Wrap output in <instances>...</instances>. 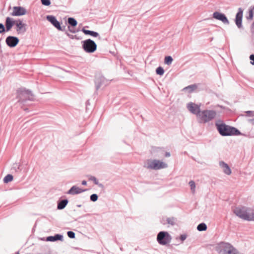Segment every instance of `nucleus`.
<instances>
[{
    "mask_svg": "<svg viewBox=\"0 0 254 254\" xmlns=\"http://www.w3.org/2000/svg\"><path fill=\"white\" fill-rule=\"evenodd\" d=\"M215 126L220 134L223 136L242 134L239 129L235 127L227 125L221 121L216 122Z\"/></svg>",
    "mask_w": 254,
    "mask_h": 254,
    "instance_id": "1",
    "label": "nucleus"
},
{
    "mask_svg": "<svg viewBox=\"0 0 254 254\" xmlns=\"http://www.w3.org/2000/svg\"><path fill=\"white\" fill-rule=\"evenodd\" d=\"M234 213L243 220L254 221V209L246 207H236Z\"/></svg>",
    "mask_w": 254,
    "mask_h": 254,
    "instance_id": "2",
    "label": "nucleus"
},
{
    "mask_svg": "<svg viewBox=\"0 0 254 254\" xmlns=\"http://www.w3.org/2000/svg\"><path fill=\"white\" fill-rule=\"evenodd\" d=\"M168 167L167 164L157 159H148L144 164V167L148 169L154 170L164 169Z\"/></svg>",
    "mask_w": 254,
    "mask_h": 254,
    "instance_id": "3",
    "label": "nucleus"
},
{
    "mask_svg": "<svg viewBox=\"0 0 254 254\" xmlns=\"http://www.w3.org/2000/svg\"><path fill=\"white\" fill-rule=\"evenodd\" d=\"M17 97L18 101L23 102L26 100L33 101L34 95L30 90H27L25 88H19L17 90Z\"/></svg>",
    "mask_w": 254,
    "mask_h": 254,
    "instance_id": "4",
    "label": "nucleus"
},
{
    "mask_svg": "<svg viewBox=\"0 0 254 254\" xmlns=\"http://www.w3.org/2000/svg\"><path fill=\"white\" fill-rule=\"evenodd\" d=\"M216 116V112L214 110H205L202 111L199 115L202 122L206 123L213 119Z\"/></svg>",
    "mask_w": 254,
    "mask_h": 254,
    "instance_id": "5",
    "label": "nucleus"
},
{
    "mask_svg": "<svg viewBox=\"0 0 254 254\" xmlns=\"http://www.w3.org/2000/svg\"><path fill=\"white\" fill-rule=\"evenodd\" d=\"M172 240V237L166 231H160L157 236V241L158 243L161 245H166L170 243Z\"/></svg>",
    "mask_w": 254,
    "mask_h": 254,
    "instance_id": "6",
    "label": "nucleus"
},
{
    "mask_svg": "<svg viewBox=\"0 0 254 254\" xmlns=\"http://www.w3.org/2000/svg\"><path fill=\"white\" fill-rule=\"evenodd\" d=\"M83 50L88 53H92L97 49V45L94 41L90 39L82 41Z\"/></svg>",
    "mask_w": 254,
    "mask_h": 254,
    "instance_id": "7",
    "label": "nucleus"
},
{
    "mask_svg": "<svg viewBox=\"0 0 254 254\" xmlns=\"http://www.w3.org/2000/svg\"><path fill=\"white\" fill-rule=\"evenodd\" d=\"M231 245L229 243L221 242L216 245L215 250L219 254H225Z\"/></svg>",
    "mask_w": 254,
    "mask_h": 254,
    "instance_id": "8",
    "label": "nucleus"
},
{
    "mask_svg": "<svg viewBox=\"0 0 254 254\" xmlns=\"http://www.w3.org/2000/svg\"><path fill=\"white\" fill-rule=\"evenodd\" d=\"M243 15V9L242 8L240 7L238 8V11L236 13L235 18V24L238 27V28L239 29L243 28L242 25Z\"/></svg>",
    "mask_w": 254,
    "mask_h": 254,
    "instance_id": "9",
    "label": "nucleus"
},
{
    "mask_svg": "<svg viewBox=\"0 0 254 254\" xmlns=\"http://www.w3.org/2000/svg\"><path fill=\"white\" fill-rule=\"evenodd\" d=\"M46 18L52 25L60 31H64L65 26H64V28L61 27L60 23L57 20L56 17L53 15H47Z\"/></svg>",
    "mask_w": 254,
    "mask_h": 254,
    "instance_id": "10",
    "label": "nucleus"
},
{
    "mask_svg": "<svg viewBox=\"0 0 254 254\" xmlns=\"http://www.w3.org/2000/svg\"><path fill=\"white\" fill-rule=\"evenodd\" d=\"M19 42V39L15 36H8L6 38L5 43L10 48H14L16 46Z\"/></svg>",
    "mask_w": 254,
    "mask_h": 254,
    "instance_id": "11",
    "label": "nucleus"
},
{
    "mask_svg": "<svg viewBox=\"0 0 254 254\" xmlns=\"http://www.w3.org/2000/svg\"><path fill=\"white\" fill-rule=\"evenodd\" d=\"M213 18L222 21L225 24H229V21L224 13L215 11L213 13Z\"/></svg>",
    "mask_w": 254,
    "mask_h": 254,
    "instance_id": "12",
    "label": "nucleus"
},
{
    "mask_svg": "<svg viewBox=\"0 0 254 254\" xmlns=\"http://www.w3.org/2000/svg\"><path fill=\"white\" fill-rule=\"evenodd\" d=\"M15 25L16 27V30L18 34H23L26 31V24L22 22L20 20L15 21Z\"/></svg>",
    "mask_w": 254,
    "mask_h": 254,
    "instance_id": "13",
    "label": "nucleus"
},
{
    "mask_svg": "<svg viewBox=\"0 0 254 254\" xmlns=\"http://www.w3.org/2000/svg\"><path fill=\"white\" fill-rule=\"evenodd\" d=\"M26 13V10L24 7L22 6H14L11 15L14 16H19L24 15Z\"/></svg>",
    "mask_w": 254,
    "mask_h": 254,
    "instance_id": "14",
    "label": "nucleus"
},
{
    "mask_svg": "<svg viewBox=\"0 0 254 254\" xmlns=\"http://www.w3.org/2000/svg\"><path fill=\"white\" fill-rule=\"evenodd\" d=\"M187 108L192 114L197 115L198 116L201 112H200L199 106L192 102H190L188 104Z\"/></svg>",
    "mask_w": 254,
    "mask_h": 254,
    "instance_id": "15",
    "label": "nucleus"
},
{
    "mask_svg": "<svg viewBox=\"0 0 254 254\" xmlns=\"http://www.w3.org/2000/svg\"><path fill=\"white\" fill-rule=\"evenodd\" d=\"M87 190V189L82 190L76 186H72L67 192V194L71 195H75L79 194L82 192Z\"/></svg>",
    "mask_w": 254,
    "mask_h": 254,
    "instance_id": "16",
    "label": "nucleus"
},
{
    "mask_svg": "<svg viewBox=\"0 0 254 254\" xmlns=\"http://www.w3.org/2000/svg\"><path fill=\"white\" fill-rule=\"evenodd\" d=\"M164 150L160 148L157 147H153L151 149V154L156 157H159L163 155Z\"/></svg>",
    "mask_w": 254,
    "mask_h": 254,
    "instance_id": "17",
    "label": "nucleus"
},
{
    "mask_svg": "<svg viewBox=\"0 0 254 254\" xmlns=\"http://www.w3.org/2000/svg\"><path fill=\"white\" fill-rule=\"evenodd\" d=\"M15 21L13 19H12L9 17H7L5 18V28L6 32L9 31L11 30V28L15 24Z\"/></svg>",
    "mask_w": 254,
    "mask_h": 254,
    "instance_id": "18",
    "label": "nucleus"
},
{
    "mask_svg": "<svg viewBox=\"0 0 254 254\" xmlns=\"http://www.w3.org/2000/svg\"><path fill=\"white\" fill-rule=\"evenodd\" d=\"M105 82H107V81L102 76L96 77L95 83L96 85V90H98L102 85L105 84Z\"/></svg>",
    "mask_w": 254,
    "mask_h": 254,
    "instance_id": "19",
    "label": "nucleus"
},
{
    "mask_svg": "<svg viewBox=\"0 0 254 254\" xmlns=\"http://www.w3.org/2000/svg\"><path fill=\"white\" fill-rule=\"evenodd\" d=\"M219 166L223 169V172L226 175H230L231 174V170L229 165L225 163L224 161H221L219 163Z\"/></svg>",
    "mask_w": 254,
    "mask_h": 254,
    "instance_id": "20",
    "label": "nucleus"
},
{
    "mask_svg": "<svg viewBox=\"0 0 254 254\" xmlns=\"http://www.w3.org/2000/svg\"><path fill=\"white\" fill-rule=\"evenodd\" d=\"M63 241L64 237L61 234H56L54 236H48L46 238V241L49 242H55L56 241Z\"/></svg>",
    "mask_w": 254,
    "mask_h": 254,
    "instance_id": "21",
    "label": "nucleus"
},
{
    "mask_svg": "<svg viewBox=\"0 0 254 254\" xmlns=\"http://www.w3.org/2000/svg\"><path fill=\"white\" fill-rule=\"evenodd\" d=\"M68 201L67 199H62L58 202L57 209L59 210L63 209L67 204Z\"/></svg>",
    "mask_w": 254,
    "mask_h": 254,
    "instance_id": "22",
    "label": "nucleus"
},
{
    "mask_svg": "<svg viewBox=\"0 0 254 254\" xmlns=\"http://www.w3.org/2000/svg\"><path fill=\"white\" fill-rule=\"evenodd\" d=\"M82 31L85 35H89L92 37H97L99 36V34L98 32L89 30H86L84 28L82 29Z\"/></svg>",
    "mask_w": 254,
    "mask_h": 254,
    "instance_id": "23",
    "label": "nucleus"
},
{
    "mask_svg": "<svg viewBox=\"0 0 254 254\" xmlns=\"http://www.w3.org/2000/svg\"><path fill=\"white\" fill-rule=\"evenodd\" d=\"M196 84H191L189 85L183 89V91H187L188 93H191L197 88Z\"/></svg>",
    "mask_w": 254,
    "mask_h": 254,
    "instance_id": "24",
    "label": "nucleus"
},
{
    "mask_svg": "<svg viewBox=\"0 0 254 254\" xmlns=\"http://www.w3.org/2000/svg\"><path fill=\"white\" fill-rule=\"evenodd\" d=\"M225 254H241V253L235 248L233 245H231Z\"/></svg>",
    "mask_w": 254,
    "mask_h": 254,
    "instance_id": "25",
    "label": "nucleus"
},
{
    "mask_svg": "<svg viewBox=\"0 0 254 254\" xmlns=\"http://www.w3.org/2000/svg\"><path fill=\"white\" fill-rule=\"evenodd\" d=\"M88 179L90 181H93L95 185H98L100 188H104V185L99 183L97 179L94 176L89 175Z\"/></svg>",
    "mask_w": 254,
    "mask_h": 254,
    "instance_id": "26",
    "label": "nucleus"
},
{
    "mask_svg": "<svg viewBox=\"0 0 254 254\" xmlns=\"http://www.w3.org/2000/svg\"><path fill=\"white\" fill-rule=\"evenodd\" d=\"M67 22L72 27H75L77 24L76 20L73 17H69L67 19Z\"/></svg>",
    "mask_w": 254,
    "mask_h": 254,
    "instance_id": "27",
    "label": "nucleus"
},
{
    "mask_svg": "<svg viewBox=\"0 0 254 254\" xmlns=\"http://www.w3.org/2000/svg\"><path fill=\"white\" fill-rule=\"evenodd\" d=\"M166 221L167 224H170L172 226H174L175 225V224L176 223L177 219L175 217H172L167 218L166 219Z\"/></svg>",
    "mask_w": 254,
    "mask_h": 254,
    "instance_id": "28",
    "label": "nucleus"
},
{
    "mask_svg": "<svg viewBox=\"0 0 254 254\" xmlns=\"http://www.w3.org/2000/svg\"><path fill=\"white\" fill-rule=\"evenodd\" d=\"M207 225L204 223H201L198 224L197 226V230L198 231H204L206 230Z\"/></svg>",
    "mask_w": 254,
    "mask_h": 254,
    "instance_id": "29",
    "label": "nucleus"
},
{
    "mask_svg": "<svg viewBox=\"0 0 254 254\" xmlns=\"http://www.w3.org/2000/svg\"><path fill=\"white\" fill-rule=\"evenodd\" d=\"M173 61V59L172 57L170 56H168L165 57L164 63L167 65H170L172 64Z\"/></svg>",
    "mask_w": 254,
    "mask_h": 254,
    "instance_id": "30",
    "label": "nucleus"
},
{
    "mask_svg": "<svg viewBox=\"0 0 254 254\" xmlns=\"http://www.w3.org/2000/svg\"><path fill=\"white\" fill-rule=\"evenodd\" d=\"M13 180V176L12 175L8 174L3 179V182L4 183H8Z\"/></svg>",
    "mask_w": 254,
    "mask_h": 254,
    "instance_id": "31",
    "label": "nucleus"
},
{
    "mask_svg": "<svg viewBox=\"0 0 254 254\" xmlns=\"http://www.w3.org/2000/svg\"><path fill=\"white\" fill-rule=\"evenodd\" d=\"M254 6L250 8L249 10V16L247 17L248 19H252L254 16Z\"/></svg>",
    "mask_w": 254,
    "mask_h": 254,
    "instance_id": "32",
    "label": "nucleus"
},
{
    "mask_svg": "<svg viewBox=\"0 0 254 254\" xmlns=\"http://www.w3.org/2000/svg\"><path fill=\"white\" fill-rule=\"evenodd\" d=\"M156 74L159 75H162L164 73V69L161 67H158L156 69Z\"/></svg>",
    "mask_w": 254,
    "mask_h": 254,
    "instance_id": "33",
    "label": "nucleus"
},
{
    "mask_svg": "<svg viewBox=\"0 0 254 254\" xmlns=\"http://www.w3.org/2000/svg\"><path fill=\"white\" fill-rule=\"evenodd\" d=\"M98 196L97 194L94 193L90 195V200L93 202H95L98 200Z\"/></svg>",
    "mask_w": 254,
    "mask_h": 254,
    "instance_id": "34",
    "label": "nucleus"
},
{
    "mask_svg": "<svg viewBox=\"0 0 254 254\" xmlns=\"http://www.w3.org/2000/svg\"><path fill=\"white\" fill-rule=\"evenodd\" d=\"M189 185L190 186V189L191 190L193 191V192H194L195 191V183L194 181H190V182H189Z\"/></svg>",
    "mask_w": 254,
    "mask_h": 254,
    "instance_id": "35",
    "label": "nucleus"
},
{
    "mask_svg": "<svg viewBox=\"0 0 254 254\" xmlns=\"http://www.w3.org/2000/svg\"><path fill=\"white\" fill-rule=\"evenodd\" d=\"M67 235L68 237L71 239H74L75 237V233L71 231H68L67 232Z\"/></svg>",
    "mask_w": 254,
    "mask_h": 254,
    "instance_id": "36",
    "label": "nucleus"
},
{
    "mask_svg": "<svg viewBox=\"0 0 254 254\" xmlns=\"http://www.w3.org/2000/svg\"><path fill=\"white\" fill-rule=\"evenodd\" d=\"M6 31L5 30L4 25L2 23H0V34L3 33Z\"/></svg>",
    "mask_w": 254,
    "mask_h": 254,
    "instance_id": "37",
    "label": "nucleus"
},
{
    "mask_svg": "<svg viewBox=\"0 0 254 254\" xmlns=\"http://www.w3.org/2000/svg\"><path fill=\"white\" fill-rule=\"evenodd\" d=\"M43 5L45 6H49L51 4L50 0H41Z\"/></svg>",
    "mask_w": 254,
    "mask_h": 254,
    "instance_id": "38",
    "label": "nucleus"
},
{
    "mask_svg": "<svg viewBox=\"0 0 254 254\" xmlns=\"http://www.w3.org/2000/svg\"><path fill=\"white\" fill-rule=\"evenodd\" d=\"M247 114V116L249 117H253L254 116V111H248L246 112Z\"/></svg>",
    "mask_w": 254,
    "mask_h": 254,
    "instance_id": "39",
    "label": "nucleus"
},
{
    "mask_svg": "<svg viewBox=\"0 0 254 254\" xmlns=\"http://www.w3.org/2000/svg\"><path fill=\"white\" fill-rule=\"evenodd\" d=\"M250 59L251 61V64L252 65H254V54H252L250 56Z\"/></svg>",
    "mask_w": 254,
    "mask_h": 254,
    "instance_id": "40",
    "label": "nucleus"
},
{
    "mask_svg": "<svg viewBox=\"0 0 254 254\" xmlns=\"http://www.w3.org/2000/svg\"><path fill=\"white\" fill-rule=\"evenodd\" d=\"M187 238V235L186 234H183L180 236V239L182 241H185Z\"/></svg>",
    "mask_w": 254,
    "mask_h": 254,
    "instance_id": "41",
    "label": "nucleus"
},
{
    "mask_svg": "<svg viewBox=\"0 0 254 254\" xmlns=\"http://www.w3.org/2000/svg\"><path fill=\"white\" fill-rule=\"evenodd\" d=\"M66 34L67 35V36H68L70 38H71L72 39H74L76 37L75 35H73L70 34L68 32H66Z\"/></svg>",
    "mask_w": 254,
    "mask_h": 254,
    "instance_id": "42",
    "label": "nucleus"
},
{
    "mask_svg": "<svg viewBox=\"0 0 254 254\" xmlns=\"http://www.w3.org/2000/svg\"><path fill=\"white\" fill-rule=\"evenodd\" d=\"M68 28L69 31L70 32H71V33H75L76 32V31L75 30H74L72 28H70L69 26H68Z\"/></svg>",
    "mask_w": 254,
    "mask_h": 254,
    "instance_id": "43",
    "label": "nucleus"
},
{
    "mask_svg": "<svg viewBox=\"0 0 254 254\" xmlns=\"http://www.w3.org/2000/svg\"><path fill=\"white\" fill-rule=\"evenodd\" d=\"M17 168L18 170L19 169V166L17 163H15L13 164V169Z\"/></svg>",
    "mask_w": 254,
    "mask_h": 254,
    "instance_id": "44",
    "label": "nucleus"
},
{
    "mask_svg": "<svg viewBox=\"0 0 254 254\" xmlns=\"http://www.w3.org/2000/svg\"><path fill=\"white\" fill-rule=\"evenodd\" d=\"M248 122L251 124L252 125H254V119H249L248 120Z\"/></svg>",
    "mask_w": 254,
    "mask_h": 254,
    "instance_id": "45",
    "label": "nucleus"
},
{
    "mask_svg": "<svg viewBox=\"0 0 254 254\" xmlns=\"http://www.w3.org/2000/svg\"><path fill=\"white\" fill-rule=\"evenodd\" d=\"M165 157H169L170 156V152H166L165 154Z\"/></svg>",
    "mask_w": 254,
    "mask_h": 254,
    "instance_id": "46",
    "label": "nucleus"
},
{
    "mask_svg": "<svg viewBox=\"0 0 254 254\" xmlns=\"http://www.w3.org/2000/svg\"><path fill=\"white\" fill-rule=\"evenodd\" d=\"M81 184H82V185H84V186L86 185H87V182L86 181H85V180L82 181Z\"/></svg>",
    "mask_w": 254,
    "mask_h": 254,
    "instance_id": "47",
    "label": "nucleus"
},
{
    "mask_svg": "<svg viewBox=\"0 0 254 254\" xmlns=\"http://www.w3.org/2000/svg\"><path fill=\"white\" fill-rule=\"evenodd\" d=\"M252 30L253 32H254V21L252 25Z\"/></svg>",
    "mask_w": 254,
    "mask_h": 254,
    "instance_id": "48",
    "label": "nucleus"
},
{
    "mask_svg": "<svg viewBox=\"0 0 254 254\" xmlns=\"http://www.w3.org/2000/svg\"><path fill=\"white\" fill-rule=\"evenodd\" d=\"M164 219H162V220L161 221V223L163 224H165V223L164 222Z\"/></svg>",
    "mask_w": 254,
    "mask_h": 254,
    "instance_id": "49",
    "label": "nucleus"
},
{
    "mask_svg": "<svg viewBox=\"0 0 254 254\" xmlns=\"http://www.w3.org/2000/svg\"><path fill=\"white\" fill-rule=\"evenodd\" d=\"M77 206L78 207H81V204H78V205H77Z\"/></svg>",
    "mask_w": 254,
    "mask_h": 254,
    "instance_id": "50",
    "label": "nucleus"
},
{
    "mask_svg": "<svg viewBox=\"0 0 254 254\" xmlns=\"http://www.w3.org/2000/svg\"><path fill=\"white\" fill-rule=\"evenodd\" d=\"M86 104L87 105H88L89 104V101H87V102H86Z\"/></svg>",
    "mask_w": 254,
    "mask_h": 254,
    "instance_id": "51",
    "label": "nucleus"
},
{
    "mask_svg": "<svg viewBox=\"0 0 254 254\" xmlns=\"http://www.w3.org/2000/svg\"><path fill=\"white\" fill-rule=\"evenodd\" d=\"M15 254H19V252H17Z\"/></svg>",
    "mask_w": 254,
    "mask_h": 254,
    "instance_id": "52",
    "label": "nucleus"
}]
</instances>
